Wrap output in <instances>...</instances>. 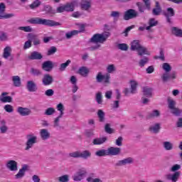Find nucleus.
<instances>
[{
    "label": "nucleus",
    "instance_id": "obj_1",
    "mask_svg": "<svg viewBox=\"0 0 182 182\" xmlns=\"http://www.w3.org/2000/svg\"><path fill=\"white\" fill-rule=\"evenodd\" d=\"M110 36V32L105 31L102 33H96L90 39V43H97L90 48V50H97L102 46L99 43H105Z\"/></svg>",
    "mask_w": 182,
    "mask_h": 182
},
{
    "label": "nucleus",
    "instance_id": "obj_2",
    "mask_svg": "<svg viewBox=\"0 0 182 182\" xmlns=\"http://www.w3.org/2000/svg\"><path fill=\"white\" fill-rule=\"evenodd\" d=\"M28 23L31 25H45L46 26H60L62 24L58 21L53 20L41 18L38 17L31 18L27 21Z\"/></svg>",
    "mask_w": 182,
    "mask_h": 182
},
{
    "label": "nucleus",
    "instance_id": "obj_3",
    "mask_svg": "<svg viewBox=\"0 0 182 182\" xmlns=\"http://www.w3.org/2000/svg\"><path fill=\"white\" fill-rule=\"evenodd\" d=\"M131 50H137L139 56H143V55H147L150 56V51L147 48L140 45L139 40H134L131 43Z\"/></svg>",
    "mask_w": 182,
    "mask_h": 182
},
{
    "label": "nucleus",
    "instance_id": "obj_4",
    "mask_svg": "<svg viewBox=\"0 0 182 182\" xmlns=\"http://www.w3.org/2000/svg\"><path fill=\"white\" fill-rule=\"evenodd\" d=\"M181 168V165L180 164H175L171 168V171L175 172L174 173L171 174L169 173L166 176V180H169L172 182H177L178 181V178H180V171H177Z\"/></svg>",
    "mask_w": 182,
    "mask_h": 182
},
{
    "label": "nucleus",
    "instance_id": "obj_5",
    "mask_svg": "<svg viewBox=\"0 0 182 182\" xmlns=\"http://www.w3.org/2000/svg\"><path fill=\"white\" fill-rule=\"evenodd\" d=\"M176 102L171 98H168V108L170 109L171 113L176 117H180L182 115V109L176 107Z\"/></svg>",
    "mask_w": 182,
    "mask_h": 182
},
{
    "label": "nucleus",
    "instance_id": "obj_6",
    "mask_svg": "<svg viewBox=\"0 0 182 182\" xmlns=\"http://www.w3.org/2000/svg\"><path fill=\"white\" fill-rule=\"evenodd\" d=\"M91 156L92 153L87 150L82 151V152L77 151L69 154V157L73 159H84V160H87Z\"/></svg>",
    "mask_w": 182,
    "mask_h": 182
},
{
    "label": "nucleus",
    "instance_id": "obj_7",
    "mask_svg": "<svg viewBox=\"0 0 182 182\" xmlns=\"http://www.w3.org/2000/svg\"><path fill=\"white\" fill-rule=\"evenodd\" d=\"M27 141L26 142V148L25 150H31L32 147H33L34 144L38 143V136L33 134H28L26 136Z\"/></svg>",
    "mask_w": 182,
    "mask_h": 182
},
{
    "label": "nucleus",
    "instance_id": "obj_8",
    "mask_svg": "<svg viewBox=\"0 0 182 182\" xmlns=\"http://www.w3.org/2000/svg\"><path fill=\"white\" fill-rule=\"evenodd\" d=\"M137 17H139V11L129 9L124 13L123 19L124 21H130V19H136Z\"/></svg>",
    "mask_w": 182,
    "mask_h": 182
},
{
    "label": "nucleus",
    "instance_id": "obj_9",
    "mask_svg": "<svg viewBox=\"0 0 182 182\" xmlns=\"http://www.w3.org/2000/svg\"><path fill=\"white\" fill-rule=\"evenodd\" d=\"M87 175V171L86 168H81L73 176V180L74 181H82Z\"/></svg>",
    "mask_w": 182,
    "mask_h": 182
},
{
    "label": "nucleus",
    "instance_id": "obj_10",
    "mask_svg": "<svg viewBox=\"0 0 182 182\" xmlns=\"http://www.w3.org/2000/svg\"><path fill=\"white\" fill-rule=\"evenodd\" d=\"M97 83H105V85L110 84V74L107 73L106 75H103V74L100 72L97 73L96 76Z\"/></svg>",
    "mask_w": 182,
    "mask_h": 182
},
{
    "label": "nucleus",
    "instance_id": "obj_11",
    "mask_svg": "<svg viewBox=\"0 0 182 182\" xmlns=\"http://www.w3.org/2000/svg\"><path fill=\"white\" fill-rule=\"evenodd\" d=\"M29 170V166L28 164L23 165L22 168L19 169L17 174L15 175L16 180H19L25 177V173Z\"/></svg>",
    "mask_w": 182,
    "mask_h": 182
},
{
    "label": "nucleus",
    "instance_id": "obj_12",
    "mask_svg": "<svg viewBox=\"0 0 182 182\" xmlns=\"http://www.w3.org/2000/svg\"><path fill=\"white\" fill-rule=\"evenodd\" d=\"M164 15L166 18V22L171 23V17L176 15V11H174V9L169 7L166 9V11L164 12Z\"/></svg>",
    "mask_w": 182,
    "mask_h": 182
},
{
    "label": "nucleus",
    "instance_id": "obj_13",
    "mask_svg": "<svg viewBox=\"0 0 182 182\" xmlns=\"http://www.w3.org/2000/svg\"><path fill=\"white\" fill-rule=\"evenodd\" d=\"M41 68L43 70H45V72H50L53 68H55V65L53 64V61L46 60L42 63Z\"/></svg>",
    "mask_w": 182,
    "mask_h": 182
},
{
    "label": "nucleus",
    "instance_id": "obj_14",
    "mask_svg": "<svg viewBox=\"0 0 182 182\" xmlns=\"http://www.w3.org/2000/svg\"><path fill=\"white\" fill-rule=\"evenodd\" d=\"M176 75V72H173L171 75L168 73H165L161 75V79H162V82L166 83V82H168L171 79L174 80L177 77Z\"/></svg>",
    "mask_w": 182,
    "mask_h": 182
},
{
    "label": "nucleus",
    "instance_id": "obj_15",
    "mask_svg": "<svg viewBox=\"0 0 182 182\" xmlns=\"http://www.w3.org/2000/svg\"><path fill=\"white\" fill-rule=\"evenodd\" d=\"M108 156H119L122 153V148L111 146L107 148Z\"/></svg>",
    "mask_w": 182,
    "mask_h": 182
},
{
    "label": "nucleus",
    "instance_id": "obj_16",
    "mask_svg": "<svg viewBox=\"0 0 182 182\" xmlns=\"http://www.w3.org/2000/svg\"><path fill=\"white\" fill-rule=\"evenodd\" d=\"M6 168L10 171H18V162L14 160H9L6 164Z\"/></svg>",
    "mask_w": 182,
    "mask_h": 182
},
{
    "label": "nucleus",
    "instance_id": "obj_17",
    "mask_svg": "<svg viewBox=\"0 0 182 182\" xmlns=\"http://www.w3.org/2000/svg\"><path fill=\"white\" fill-rule=\"evenodd\" d=\"M161 129V124L160 123H154L149 127V132L151 133H154V134H157L160 133V130Z\"/></svg>",
    "mask_w": 182,
    "mask_h": 182
},
{
    "label": "nucleus",
    "instance_id": "obj_18",
    "mask_svg": "<svg viewBox=\"0 0 182 182\" xmlns=\"http://www.w3.org/2000/svg\"><path fill=\"white\" fill-rule=\"evenodd\" d=\"M42 82L44 86H49V85H52V83H53V77L49 74H45Z\"/></svg>",
    "mask_w": 182,
    "mask_h": 182
},
{
    "label": "nucleus",
    "instance_id": "obj_19",
    "mask_svg": "<svg viewBox=\"0 0 182 182\" xmlns=\"http://www.w3.org/2000/svg\"><path fill=\"white\" fill-rule=\"evenodd\" d=\"M11 51H12V48H11V47L9 46H6L4 49V53H3V58L4 59H8V58H9L10 62L14 60V56H12V55L11 54Z\"/></svg>",
    "mask_w": 182,
    "mask_h": 182
},
{
    "label": "nucleus",
    "instance_id": "obj_20",
    "mask_svg": "<svg viewBox=\"0 0 182 182\" xmlns=\"http://www.w3.org/2000/svg\"><path fill=\"white\" fill-rule=\"evenodd\" d=\"M28 59L30 60H41V59H43V55L38 51H33L28 56Z\"/></svg>",
    "mask_w": 182,
    "mask_h": 182
},
{
    "label": "nucleus",
    "instance_id": "obj_21",
    "mask_svg": "<svg viewBox=\"0 0 182 182\" xmlns=\"http://www.w3.org/2000/svg\"><path fill=\"white\" fill-rule=\"evenodd\" d=\"M17 112L20 114V116H29L32 114V110L29 108L18 107Z\"/></svg>",
    "mask_w": 182,
    "mask_h": 182
},
{
    "label": "nucleus",
    "instance_id": "obj_22",
    "mask_svg": "<svg viewBox=\"0 0 182 182\" xmlns=\"http://www.w3.org/2000/svg\"><path fill=\"white\" fill-rule=\"evenodd\" d=\"M106 141H107V136L98 137L92 140V144L94 146H100V144H104Z\"/></svg>",
    "mask_w": 182,
    "mask_h": 182
},
{
    "label": "nucleus",
    "instance_id": "obj_23",
    "mask_svg": "<svg viewBox=\"0 0 182 182\" xmlns=\"http://www.w3.org/2000/svg\"><path fill=\"white\" fill-rule=\"evenodd\" d=\"M40 137L43 140H48V139H50V133L46 129H42L40 131Z\"/></svg>",
    "mask_w": 182,
    "mask_h": 182
},
{
    "label": "nucleus",
    "instance_id": "obj_24",
    "mask_svg": "<svg viewBox=\"0 0 182 182\" xmlns=\"http://www.w3.org/2000/svg\"><path fill=\"white\" fill-rule=\"evenodd\" d=\"M26 89L28 92H36L38 87H36V84L33 81L30 80L27 82Z\"/></svg>",
    "mask_w": 182,
    "mask_h": 182
},
{
    "label": "nucleus",
    "instance_id": "obj_25",
    "mask_svg": "<svg viewBox=\"0 0 182 182\" xmlns=\"http://www.w3.org/2000/svg\"><path fill=\"white\" fill-rule=\"evenodd\" d=\"M77 5V2L76 1H72L70 4H67L64 6V9L66 11V12H73L75 11V6Z\"/></svg>",
    "mask_w": 182,
    "mask_h": 182
},
{
    "label": "nucleus",
    "instance_id": "obj_26",
    "mask_svg": "<svg viewBox=\"0 0 182 182\" xmlns=\"http://www.w3.org/2000/svg\"><path fill=\"white\" fill-rule=\"evenodd\" d=\"M29 35L31 42H33V45L34 46H39V45H41V40L38 38V36L33 33H30Z\"/></svg>",
    "mask_w": 182,
    "mask_h": 182
},
{
    "label": "nucleus",
    "instance_id": "obj_27",
    "mask_svg": "<svg viewBox=\"0 0 182 182\" xmlns=\"http://www.w3.org/2000/svg\"><path fill=\"white\" fill-rule=\"evenodd\" d=\"M8 126H6V121L5 119L0 120V133L1 134H5L8 132Z\"/></svg>",
    "mask_w": 182,
    "mask_h": 182
},
{
    "label": "nucleus",
    "instance_id": "obj_28",
    "mask_svg": "<svg viewBox=\"0 0 182 182\" xmlns=\"http://www.w3.org/2000/svg\"><path fill=\"white\" fill-rule=\"evenodd\" d=\"M92 8V2L90 0H82L81 3V9L83 11H89Z\"/></svg>",
    "mask_w": 182,
    "mask_h": 182
},
{
    "label": "nucleus",
    "instance_id": "obj_29",
    "mask_svg": "<svg viewBox=\"0 0 182 182\" xmlns=\"http://www.w3.org/2000/svg\"><path fill=\"white\" fill-rule=\"evenodd\" d=\"M143 95L145 97H153V88L149 87H143Z\"/></svg>",
    "mask_w": 182,
    "mask_h": 182
},
{
    "label": "nucleus",
    "instance_id": "obj_30",
    "mask_svg": "<svg viewBox=\"0 0 182 182\" xmlns=\"http://www.w3.org/2000/svg\"><path fill=\"white\" fill-rule=\"evenodd\" d=\"M12 82L15 87H21L22 86V81H21V77L14 75L12 77Z\"/></svg>",
    "mask_w": 182,
    "mask_h": 182
},
{
    "label": "nucleus",
    "instance_id": "obj_31",
    "mask_svg": "<svg viewBox=\"0 0 182 182\" xmlns=\"http://www.w3.org/2000/svg\"><path fill=\"white\" fill-rule=\"evenodd\" d=\"M43 11L46 12L47 15H55V14H56V10H54L50 5L45 6Z\"/></svg>",
    "mask_w": 182,
    "mask_h": 182
},
{
    "label": "nucleus",
    "instance_id": "obj_32",
    "mask_svg": "<svg viewBox=\"0 0 182 182\" xmlns=\"http://www.w3.org/2000/svg\"><path fill=\"white\" fill-rule=\"evenodd\" d=\"M150 62V58L147 56H143L139 61L138 65L140 68H144Z\"/></svg>",
    "mask_w": 182,
    "mask_h": 182
},
{
    "label": "nucleus",
    "instance_id": "obj_33",
    "mask_svg": "<svg viewBox=\"0 0 182 182\" xmlns=\"http://www.w3.org/2000/svg\"><path fill=\"white\" fill-rule=\"evenodd\" d=\"M97 114L99 118L100 123H105V122H106V117H105V112H103L102 109H98Z\"/></svg>",
    "mask_w": 182,
    "mask_h": 182
},
{
    "label": "nucleus",
    "instance_id": "obj_34",
    "mask_svg": "<svg viewBox=\"0 0 182 182\" xmlns=\"http://www.w3.org/2000/svg\"><path fill=\"white\" fill-rule=\"evenodd\" d=\"M77 73H79V75H81V76L86 77L87 75H89V69H87V68L85 66H82L79 68Z\"/></svg>",
    "mask_w": 182,
    "mask_h": 182
},
{
    "label": "nucleus",
    "instance_id": "obj_35",
    "mask_svg": "<svg viewBox=\"0 0 182 182\" xmlns=\"http://www.w3.org/2000/svg\"><path fill=\"white\" fill-rule=\"evenodd\" d=\"M171 33L173 35H175V36L182 38V30L177 27H172Z\"/></svg>",
    "mask_w": 182,
    "mask_h": 182
},
{
    "label": "nucleus",
    "instance_id": "obj_36",
    "mask_svg": "<svg viewBox=\"0 0 182 182\" xmlns=\"http://www.w3.org/2000/svg\"><path fill=\"white\" fill-rule=\"evenodd\" d=\"M27 39L28 41H26L23 45L24 50H26V49H29V48H32V41L31 40V36L29 33L27 35Z\"/></svg>",
    "mask_w": 182,
    "mask_h": 182
},
{
    "label": "nucleus",
    "instance_id": "obj_37",
    "mask_svg": "<svg viewBox=\"0 0 182 182\" xmlns=\"http://www.w3.org/2000/svg\"><path fill=\"white\" fill-rule=\"evenodd\" d=\"M30 73L33 76H42V71L38 68H31L30 70Z\"/></svg>",
    "mask_w": 182,
    "mask_h": 182
},
{
    "label": "nucleus",
    "instance_id": "obj_38",
    "mask_svg": "<svg viewBox=\"0 0 182 182\" xmlns=\"http://www.w3.org/2000/svg\"><path fill=\"white\" fill-rule=\"evenodd\" d=\"M95 156L97 157H105L109 156L107 154V149H100L95 152Z\"/></svg>",
    "mask_w": 182,
    "mask_h": 182
},
{
    "label": "nucleus",
    "instance_id": "obj_39",
    "mask_svg": "<svg viewBox=\"0 0 182 182\" xmlns=\"http://www.w3.org/2000/svg\"><path fill=\"white\" fill-rule=\"evenodd\" d=\"M111 124L109 123H107L105 125V132L107 133V134H113L114 133V130L111 127Z\"/></svg>",
    "mask_w": 182,
    "mask_h": 182
},
{
    "label": "nucleus",
    "instance_id": "obj_40",
    "mask_svg": "<svg viewBox=\"0 0 182 182\" xmlns=\"http://www.w3.org/2000/svg\"><path fill=\"white\" fill-rule=\"evenodd\" d=\"M42 5V1L39 0H35L31 4L29 5V8L31 9H36V8H39Z\"/></svg>",
    "mask_w": 182,
    "mask_h": 182
},
{
    "label": "nucleus",
    "instance_id": "obj_41",
    "mask_svg": "<svg viewBox=\"0 0 182 182\" xmlns=\"http://www.w3.org/2000/svg\"><path fill=\"white\" fill-rule=\"evenodd\" d=\"M160 116V111L154 109L152 112L147 115V119H153V117H159Z\"/></svg>",
    "mask_w": 182,
    "mask_h": 182
},
{
    "label": "nucleus",
    "instance_id": "obj_42",
    "mask_svg": "<svg viewBox=\"0 0 182 182\" xmlns=\"http://www.w3.org/2000/svg\"><path fill=\"white\" fill-rule=\"evenodd\" d=\"M95 100L98 105H103V95H102V92H98L96 94Z\"/></svg>",
    "mask_w": 182,
    "mask_h": 182
},
{
    "label": "nucleus",
    "instance_id": "obj_43",
    "mask_svg": "<svg viewBox=\"0 0 182 182\" xmlns=\"http://www.w3.org/2000/svg\"><path fill=\"white\" fill-rule=\"evenodd\" d=\"M71 62L72 61L70 60H68L65 63H61L59 68V70L60 72L66 70V68L70 65Z\"/></svg>",
    "mask_w": 182,
    "mask_h": 182
},
{
    "label": "nucleus",
    "instance_id": "obj_44",
    "mask_svg": "<svg viewBox=\"0 0 182 182\" xmlns=\"http://www.w3.org/2000/svg\"><path fill=\"white\" fill-rule=\"evenodd\" d=\"M56 113V110L53 107H48L46 109L44 114L45 116H52Z\"/></svg>",
    "mask_w": 182,
    "mask_h": 182
},
{
    "label": "nucleus",
    "instance_id": "obj_45",
    "mask_svg": "<svg viewBox=\"0 0 182 182\" xmlns=\"http://www.w3.org/2000/svg\"><path fill=\"white\" fill-rule=\"evenodd\" d=\"M57 109L58 112H60V117H63V114H65L64 110H65V107L63 106V104L60 103L57 105Z\"/></svg>",
    "mask_w": 182,
    "mask_h": 182
},
{
    "label": "nucleus",
    "instance_id": "obj_46",
    "mask_svg": "<svg viewBox=\"0 0 182 182\" xmlns=\"http://www.w3.org/2000/svg\"><path fill=\"white\" fill-rule=\"evenodd\" d=\"M58 52V48L55 46H51L47 51V56H52Z\"/></svg>",
    "mask_w": 182,
    "mask_h": 182
},
{
    "label": "nucleus",
    "instance_id": "obj_47",
    "mask_svg": "<svg viewBox=\"0 0 182 182\" xmlns=\"http://www.w3.org/2000/svg\"><path fill=\"white\" fill-rule=\"evenodd\" d=\"M137 90V82L136 81H131V93L134 95Z\"/></svg>",
    "mask_w": 182,
    "mask_h": 182
},
{
    "label": "nucleus",
    "instance_id": "obj_48",
    "mask_svg": "<svg viewBox=\"0 0 182 182\" xmlns=\"http://www.w3.org/2000/svg\"><path fill=\"white\" fill-rule=\"evenodd\" d=\"M164 146V149H165V150H173V144L170 141H164L163 144Z\"/></svg>",
    "mask_w": 182,
    "mask_h": 182
},
{
    "label": "nucleus",
    "instance_id": "obj_49",
    "mask_svg": "<svg viewBox=\"0 0 182 182\" xmlns=\"http://www.w3.org/2000/svg\"><path fill=\"white\" fill-rule=\"evenodd\" d=\"M0 102H1L2 103H11L12 97L11 96L1 97L0 98Z\"/></svg>",
    "mask_w": 182,
    "mask_h": 182
},
{
    "label": "nucleus",
    "instance_id": "obj_50",
    "mask_svg": "<svg viewBox=\"0 0 182 182\" xmlns=\"http://www.w3.org/2000/svg\"><path fill=\"white\" fill-rule=\"evenodd\" d=\"M58 181L59 182H69V175L65 174L57 178Z\"/></svg>",
    "mask_w": 182,
    "mask_h": 182
},
{
    "label": "nucleus",
    "instance_id": "obj_51",
    "mask_svg": "<svg viewBox=\"0 0 182 182\" xmlns=\"http://www.w3.org/2000/svg\"><path fill=\"white\" fill-rule=\"evenodd\" d=\"M75 35H77V30H74L66 33L65 38L66 39H70L73 36H75Z\"/></svg>",
    "mask_w": 182,
    "mask_h": 182
},
{
    "label": "nucleus",
    "instance_id": "obj_52",
    "mask_svg": "<svg viewBox=\"0 0 182 182\" xmlns=\"http://www.w3.org/2000/svg\"><path fill=\"white\" fill-rule=\"evenodd\" d=\"M19 31H23L24 32H33V28L29 26H20L18 28Z\"/></svg>",
    "mask_w": 182,
    "mask_h": 182
},
{
    "label": "nucleus",
    "instance_id": "obj_53",
    "mask_svg": "<svg viewBox=\"0 0 182 182\" xmlns=\"http://www.w3.org/2000/svg\"><path fill=\"white\" fill-rule=\"evenodd\" d=\"M148 25L153 28V26H157L159 25V21H156V18H152L149 20Z\"/></svg>",
    "mask_w": 182,
    "mask_h": 182
},
{
    "label": "nucleus",
    "instance_id": "obj_54",
    "mask_svg": "<svg viewBox=\"0 0 182 182\" xmlns=\"http://www.w3.org/2000/svg\"><path fill=\"white\" fill-rule=\"evenodd\" d=\"M117 48L120 50H129V46H127L126 43H119L117 45Z\"/></svg>",
    "mask_w": 182,
    "mask_h": 182
},
{
    "label": "nucleus",
    "instance_id": "obj_55",
    "mask_svg": "<svg viewBox=\"0 0 182 182\" xmlns=\"http://www.w3.org/2000/svg\"><path fill=\"white\" fill-rule=\"evenodd\" d=\"M136 5L138 7V10L139 12H141V14L144 13L146 8L144 7V4H143V3L137 2Z\"/></svg>",
    "mask_w": 182,
    "mask_h": 182
},
{
    "label": "nucleus",
    "instance_id": "obj_56",
    "mask_svg": "<svg viewBox=\"0 0 182 182\" xmlns=\"http://www.w3.org/2000/svg\"><path fill=\"white\" fill-rule=\"evenodd\" d=\"M60 119H62V117H60V115H58V117H57L53 122V127L55 129H56L57 127H60V124H59V122H60Z\"/></svg>",
    "mask_w": 182,
    "mask_h": 182
},
{
    "label": "nucleus",
    "instance_id": "obj_57",
    "mask_svg": "<svg viewBox=\"0 0 182 182\" xmlns=\"http://www.w3.org/2000/svg\"><path fill=\"white\" fill-rule=\"evenodd\" d=\"M107 72L109 73H113V72H116V67L114 65L111 64L107 67Z\"/></svg>",
    "mask_w": 182,
    "mask_h": 182
},
{
    "label": "nucleus",
    "instance_id": "obj_58",
    "mask_svg": "<svg viewBox=\"0 0 182 182\" xmlns=\"http://www.w3.org/2000/svg\"><path fill=\"white\" fill-rule=\"evenodd\" d=\"M162 68L164 70H165L166 73L171 71V65L167 63H164Z\"/></svg>",
    "mask_w": 182,
    "mask_h": 182
},
{
    "label": "nucleus",
    "instance_id": "obj_59",
    "mask_svg": "<svg viewBox=\"0 0 182 182\" xmlns=\"http://www.w3.org/2000/svg\"><path fill=\"white\" fill-rule=\"evenodd\" d=\"M124 164L126 166L127 164H133L134 162V159H133L132 157H127L126 159H124Z\"/></svg>",
    "mask_w": 182,
    "mask_h": 182
},
{
    "label": "nucleus",
    "instance_id": "obj_60",
    "mask_svg": "<svg viewBox=\"0 0 182 182\" xmlns=\"http://www.w3.org/2000/svg\"><path fill=\"white\" fill-rule=\"evenodd\" d=\"M159 55H156L154 57V59H160L161 60H165L164 50H163V49L160 50Z\"/></svg>",
    "mask_w": 182,
    "mask_h": 182
},
{
    "label": "nucleus",
    "instance_id": "obj_61",
    "mask_svg": "<svg viewBox=\"0 0 182 182\" xmlns=\"http://www.w3.org/2000/svg\"><path fill=\"white\" fill-rule=\"evenodd\" d=\"M111 18H114V19H118L120 18V13L119 11H113L110 14Z\"/></svg>",
    "mask_w": 182,
    "mask_h": 182
},
{
    "label": "nucleus",
    "instance_id": "obj_62",
    "mask_svg": "<svg viewBox=\"0 0 182 182\" xmlns=\"http://www.w3.org/2000/svg\"><path fill=\"white\" fill-rule=\"evenodd\" d=\"M4 109L7 112V113H12V112H14V107L11 105H6Z\"/></svg>",
    "mask_w": 182,
    "mask_h": 182
},
{
    "label": "nucleus",
    "instance_id": "obj_63",
    "mask_svg": "<svg viewBox=\"0 0 182 182\" xmlns=\"http://www.w3.org/2000/svg\"><path fill=\"white\" fill-rule=\"evenodd\" d=\"M116 146H118L119 147H121V146H123V137L119 136L117 139L115 141Z\"/></svg>",
    "mask_w": 182,
    "mask_h": 182
},
{
    "label": "nucleus",
    "instance_id": "obj_64",
    "mask_svg": "<svg viewBox=\"0 0 182 182\" xmlns=\"http://www.w3.org/2000/svg\"><path fill=\"white\" fill-rule=\"evenodd\" d=\"M161 9H156L154 8L152 9V15H154L155 16H159V15H160V14H161Z\"/></svg>",
    "mask_w": 182,
    "mask_h": 182
}]
</instances>
